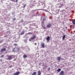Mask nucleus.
<instances>
[{"instance_id":"nucleus-1","label":"nucleus","mask_w":75,"mask_h":75,"mask_svg":"<svg viewBox=\"0 0 75 75\" xmlns=\"http://www.w3.org/2000/svg\"><path fill=\"white\" fill-rule=\"evenodd\" d=\"M7 59L8 60H10L12 59V56H7Z\"/></svg>"},{"instance_id":"nucleus-2","label":"nucleus","mask_w":75,"mask_h":75,"mask_svg":"<svg viewBox=\"0 0 75 75\" xmlns=\"http://www.w3.org/2000/svg\"><path fill=\"white\" fill-rule=\"evenodd\" d=\"M36 37V36L35 35L33 36V37L31 38L29 40L30 41H31V40H34Z\"/></svg>"},{"instance_id":"nucleus-3","label":"nucleus","mask_w":75,"mask_h":75,"mask_svg":"<svg viewBox=\"0 0 75 75\" xmlns=\"http://www.w3.org/2000/svg\"><path fill=\"white\" fill-rule=\"evenodd\" d=\"M19 49L18 48H15L14 49V51L15 52H17L18 51Z\"/></svg>"},{"instance_id":"nucleus-4","label":"nucleus","mask_w":75,"mask_h":75,"mask_svg":"<svg viewBox=\"0 0 75 75\" xmlns=\"http://www.w3.org/2000/svg\"><path fill=\"white\" fill-rule=\"evenodd\" d=\"M19 74H20V72L18 71V72H16V73H14L13 74L14 75H19Z\"/></svg>"},{"instance_id":"nucleus-5","label":"nucleus","mask_w":75,"mask_h":75,"mask_svg":"<svg viewBox=\"0 0 75 75\" xmlns=\"http://www.w3.org/2000/svg\"><path fill=\"white\" fill-rule=\"evenodd\" d=\"M64 71H62L60 72V73L59 74V75H64Z\"/></svg>"},{"instance_id":"nucleus-6","label":"nucleus","mask_w":75,"mask_h":75,"mask_svg":"<svg viewBox=\"0 0 75 75\" xmlns=\"http://www.w3.org/2000/svg\"><path fill=\"white\" fill-rule=\"evenodd\" d=\"M41 75V73L40 71H39L38 72V75Z\"/></svg>"},{"instance_id":"nucleus-7","label":"nucleus","mask_w":75,"mask_h":75,"mask_svg":"<svg viewBox=\"0 0 75 75\" xmlns=\"http://www.w3.org/2000/svg\"><path fill=\"white\" fill-rule=\"evenodd\" d=\"M41 46L42 48H44V43H42Z\"/></svg>"},{"instance_id":"nucleus-8","label":"nucleus","mask_w":75,"mask_h":75,"mask_svg":"<svg viewBox=\"0 0 75 75\" xmlns=\"http://www.w3.org/2000/svg\"><path fill=\"white\" fill-rule=\"evenodd\" d=\"M47 41H49L50 40V38L49 36H48L46 39Z\"/></svg>"},{"instance_id":"nucleus-9","label":"nucleus","mask_w":75,"mask_h":75,"mask_svg":"<svg viewBox=\"0 0 75 75\" xmlns=\"http://www.w3.org/2000/svg\"><path fill=\"white\" fill-rule=\"evenodd\" d=\"M51 24H49L47 25V27H48L49 28L51 27Z\"/></svg>"},{"instance_id":"nucleus-10","label":"nucleus","mask_w":75,"mask_h":75,"mask_svg":"<svg viewBox=\"0 0 75 75\" xmlns=\"http://www.w3.org/2000/svg\"><path fill=\"white\" fill-rule=\"evenodd\" d=\"M72 21V23L73 24H74V25H75V20H73Z\"/></svg>"},{"instance_id":"nucleus-11","label":"nucleus","mask_w":75,"mask_h":75,"mask_svg":"<svg viewBox=\"0 0 75 75\" xmlns=\"http://www.w3.org/2000/svg\"><path fill=\"white\" fill-rule=\"evenodd\" d=\"M57 59L58 60V61H60V59H61V57H59L57 58Z\"/></svg>"},{"instance_id":"nucleus-12","label":"nucleus","mask_w":75,"mask_h":75,"mask_svg":"<svg viewBox=\"0 0 75 75\" xmlns=\"http://www.w3.org/2000/svg\"><path fill=\"white\" fill-rule=\"evenodd\" d=\"M6 51L5 48H4L1 50V52H2V51Z\"/></svg>"},{"instance_id":"nucleus-13","label":"nucleus","mask_w":75,"mask_h":75,"mask_svg":"<svg viewBox=\"0 0 75 75\" xmlns=\"http://www.w3.org/2000/svg\"><path fill=\"white\" fill-rule=\"evenodd\" d=\"M37 74V73L36 72H34L33 73L32 75H35Z\"/></svg>"},{"instance_id":"nucleus-14","label":"nucleus","mask_w":75,"mask_h":75,"mask_svg":"<svg viewBox=\"0 0 75 75\" xmlns=\"http://www.w3.org/2000/svg\"><path fill=\"white\" fill-rule=\"evenodd\" d=\"M61 69L59 68L57 70V72H60V71H61Z\"/></svg>"},{"instance_id":"nucleus-15","label":"nucleus","mask_w":75,"mask_h":75,"mask_svg":"<svg viewBox=\"0 0 75 75\" xmlns=\"http://www.w3.org/2000/svg\"><path fill=\"white\" fill-rule=\"evenodd\" d=\"M23 58H27V55H24L23 56Z\"/></svg>"},{"instance_id":"nucleus-16","label":"nucleus","mask_w":75,"mask_h":75,"mask_svg":"<svg viewBox=\"0 0 75 75\" xmlns=\"http://www.w3.org/2000/svg\"><path fill=\"white\" fill-rule=\"evenodd\" d=\"M65 35H64L62 38L63 39H65Z\"/></svg>"},{"instance_id":"nucleus-17","label":"nucleus","mask_w":75,"mask_h":75,"mask_svg":"<svg viewBox=\"0 0 75 75\" xmlns=\"http://www.w3.org/2000/svg\"><path fill=\"white\" fill-rule=\"evenodd\" d=\"M24 34V31H23L21 33V35H23V34Z\"/></svg>"},{"instance_id":"nucleus-18","label":"nucleus","mask_w":75,"mask_h":75,"mask_svg":"<svg viewBox=\"0 0 75 75\" xmlns=\"http://www.w3.org/2000/svg\"><path fill=\"white\" fill-rule=\"evenodd\" d=\"M47 67L46 66H45L44 67H43V69H45V68H47Z\"/></svg>"},{"instance_id":"nucleus-19","label":"nucleus","mask_w":75,"mask_h":75,"mask_svg":"<svg viewBox=\"0 0 75 75\" xmlns=\"http://www.w3.org/2000/svg\"><path fill=\"white\" fill-rule=\"evenodd\" d=\"M48 71H50V68H49L48 69Z\"/></svg>"},{"instance_id":"nucleus-20","label":"nucleus","mask_w":75,"mask_h":75,"mask_svg":"<svg viewBox=\"0 0 75 75\" xmlns=\"http://www.w3.org/2000/svg\"><path fill=\"white\" fill-rule=\"evenodd\" d=\"M26 6V4H25L24 6V7H25Z\"/></svg>"},{"instance_id":"nucleus-21","label":"nucleus","mask_w":75,"mask_h":75,"mask_svg":"<svg viewBox=\"0 0 75 75\" xmlns=\"http://www.w3.org/2000/svg\"><path fill=\"white\" fill-rule=\"evenodd\" d=\"M13 20L15 21V20H16V18H14L13 19Z\"/></svg>"},{"instance_id":"nucleus-22","label":"nucleus","mask_w":75,"mask_h":75,"mask_svg":"<svg viewBox=\"0 0 75 75\" xmlns=\"http://www.w3.org/2000/svg\"><path fill=\"white\" fill-rule=\"evenodd\" d=\"M4 57V55H3L2 56H1V57Z\"/></svg>"},{"instance_id":"nucleus-23","label":"nucleus","mask_w":75,"mask_h":75,"mask_svg":"<svg viewBox=\"0 0 75 75\" xmlns=\"http://www.w3.org/2000/svg\"><path fill=\"white\" fill-rule=\"evenodd\" d=\"M14 14V12H12V14Z\"/></svg>"},{"instance_id":"nucleus-24","label":"nucleus","mask_w":75,"mask_h":75,"mask_svg":"<svg viewBox=\"0 0 75 75\" xmlns=\"http://www.w3.org/2000/svg\"><path fill=\"white\" fill-rule=\"evenodd\" d=\"M17 1H18V0H16V2H17Z\"/></svg>"},{"instance_id":"nucleus-25","label":"nucleus","mask_w":75,"mask_h":75,"mask_svg":"<svg viewBox=\"0 0 75 75\" xmlns=\"http://www.w3.org/2000/svg\"><path fill=\"white\" fill-rule=\"evenodd\" d=\"M28 34H31V33H29Z\"/></svg>"},{"instance_id":"nucleus-26","label":"nucleus","mask_w":75,"mask_h":75,"mask_svg":"<svg viewBox=\"0 0 75 75\" xmlns=\"http://www.w3.org/2000/svg\"><path fill=\"white\" fill-rule=\"evenodd\" d=\"M0 61H1V62L2 61V59H1Z\"/></svg>"},{"instance_id":"nucleus-27","label":"nucleus","mask_w":75,"mask_h":75,"mask_svg":"<svg viewBox=\"0 0 75 75\" xmlns=\"http://www.w3.org/2000/svg\"><path fill=\"white\" fill-rule=\"evenodd\" d=\"M35 45H37V43H35Z\"/></svg>"},{"instance_id":"nucleus-28","label":"nucleus","mask_w":75,"mask_h":75,"mask_svg":"<svg viewBox=\"0 0 75 75\" xmlns=\"http://www.w3.org/2000/svg\"><path fill=\"white\" fill-rule=\"evenodd\" d=\"M14 45H15V46H16V45H17V44H15Z\"/></svg>"},{"instance_id":"nucleus-29","label":"nucleus","mask_w":75,"mask_h":75,"mask_svg":"<svg viewBox=\"0 0 75 75\" xmlns=\"http://www.w3.org/2000/svg\"><path fill=\"white\" fill-rule=\"evenodd\" d=\"M11 1H14V0H11Z\"/></svg>"},{"instance_id":"nucleus-30","label":"nucleus","mask_w":75,"mask_h":75,"mask_svg":"<svg viewBox=\"0 0 75 75\" xmlns=\"http://www.w3.org/2000/svg\"><path fill=\"white\" fill-rule=\"evenodd\" d=\"M62 6H63V4H62Z\"/></svg>"},{"instance_id":"nucleus-31","label":"nucleus","mask_w":75,"mask_h":75,"mask_svg":"<svg viewBox=\"0 0 75 75\" xmlns=\"http://www.w3.org/2000/svg\"><path fill=\"white\" fill-rule=\"evenodd\" d=\"M43 21H44V19H43Z\"/></svg>"},{"instance_id":"nucleus-32","label":"nucleus","mask_w":75,"mask_h":75,"mask_svg":"<svg viewBox=\"0 0 75 75\" xmlns=\"http://www.w3.org/2000/svg\"><path fill=\"white\" fill-rule=\"evenodd\" d=\"M34 2H35V1H34Z\"/></svg>"}]
</instances>
